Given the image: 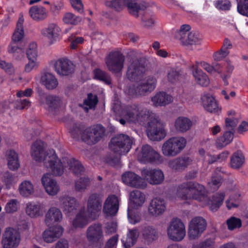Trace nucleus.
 <instances>
[{
    "label": "nucleus",
    "mask_w": 248,
    "mask_h": 248,
    "mask_svg": "<svg viewBox=\"0 0 248 248\" xmlns=\"http://www.w3.org/2000/svg\"><path fill=\"white\" fill-rule=\"evenodd\" d=\"M207 192L204 186L193 182L184 183L178 186L176 196L184 200H196L208 206L213 212L217 211L222 204L224 197V192L215 194L211 199L207 196Z\"/></svg>",
    "instance_id": "f257e3e1"
},
{
    "label": "nucleus",
    "mask_w": 248,
    "mask_h": 248,
    "mask_svg": "<svg viewBox=\"0 0 248 248\" xmlns=\"http://www.w3.org/2000/svg\"><path fill=\"white\" fill-rule=\"evenodd\" d=\"M31 155L36 161H43L45 167L50 169L54 175H62L63 174L61 160L53 150L45 151L43 142L41 141L34 142L31 146Z\"/></svg>",
    "instance_id": "f03ea898"
},
{
    "label": "nucleus",
    "mask_w": 248,
    "mask_h": 248,
    "mask_svg": "<svg viewBox=\"0 0 248 248\" xmlns=\"http://www.w3.org/2000/svg\"><path fill=\"white\" fill-rule=\"evenodd\" d=\"M132 144L133 139L126 135L120 134L112 138L109 147L114 153L107 155L105 162L112 166H118L120 163L121 155L127 154L131 148Z\"/></svg>",
    "instance_id": "7ed1b4c3"
},
{
    "label": "nucleus",
    "mask_w": 248,
    "mask_h": 248,
    "mask_svg": "<svg viewBox=\"0 0 248 248\" xmlns=\"http://www.w3.org/2000/svg\"><path fill=\"white\" fill-rule=\"evenodd\" d=\"M137 53L131 50L128 54L129 63L127 65L126 77L131 82H138L147 75L148 68L145 58L137 57Z\"/></svg>",
    "instance_id": "20e7f679"
},
{
    "label": "nucleus",
    "mask_w": 248,
    "mask_h": 248,
    "mask_svg": "<svg viewBox=\"0 0 248 248\" xmlns=\"http://www.w3.org/2000/svg\"><path fill=\"white\" fill-rule=\"evenodd\" d=\"M155 88V78L149 76L145 82L131 84L127 88V93L132 97L145 95L152 92Z\"/></svg>",
    "instance_id": "39448f33"
},
{
    "label": "nucleus",
    "mask_w": 248,
    "mask_h": 248,
    "mask_svg": "<svg viewBox=\"0 0 248 248\" xmlns=\"http://www.w3.org/2000/svg\"><path fill=\"white\" fill-rule=\"evenodd\" d=\"M186 139L182 137H172L166 140L162 146L163 154L174 156L179 154L186 145Z\"/></svg>",
    "instance_id": "423d86ee"
},
{
    "label": "nucleus",
    "mask_w": 248,
    "mask_h": 248,
    "mask_svg": "<svg viewBox=\"0 0 248 248\" xmlns=\"http://www.w3.org/2000/svg\"><path fill=\"white\" fill-rule=\"evenodd\" d=\"M89 248H101L103 244L102 225L94 223L90 225L86 232Z\"/></svg>",
    "instance_id": "0eeeda50"
},
{
    "label": "nucleus",
    "mask_w": 248,
    "mask_h": 248,
    "mask_svg": "<svg viewBox=\"0 0 248 248\" xmlns=\"http://www.w3.org/2000/svg\"><path fill=\"white\" fill-rule=\"evenodd\" d=\"M167 233L168 238L173 242H181L186 235V227L179 219H173L168 224Z\"/></svg>",
    "instance_id": "6e6552de"
},
{
    "label": "nucleus",
    "mask_w": 248,
    "mask_h": 248,
    "mask_svg": "<svg viewBox=\"0 0 248 248\" xmlns=\"http://www.w3.org/2000/svg\"><path fill=\"white\" fill-rule=\"evenodd\" d=\"M137 121L146 124L148 138L155 141V114L147 109H143L137 114Z\"/></svg>",
    "instance_id": "1a4fd4ad"
},
{
    "label": "nucleus",
    "mask_w": 248,
    "mask_h": 248,
    "mask_svg": "<svg viewBox=\"0 0 248 248\" xmlns=\"http://www.w3.org/2000/svg\"><path fill=\"white\" fill-rule=\"evenodd\" d=\"M103 195L98 193H91L88 198L87 214L88 217L95 220L99 216L102 208Z\"/></svg>",
    "instance_id": "9d476101"
},
{
    "label": "nucleus",
    "mask_w": 248,
    "mask_h": 248,
    "mask_svg": "<svg viewBox=\"0 0 248 248\" xmlns=\"http://www.w3.org/2000/svg\"><path fill=\"white\" fill-rule=\"evenodd\" d=\"M105 128L101 124H97L85 129L81 135L82 141L89 145L96 144L104 136Z\"/></svg>",
    "instance_id": "9b49d317"
},
{
    "label": "nucleus",
    "mask_w": 248,
    "mask_h": 248,
    "mask_svg": "<svg viewBox=\"0 0 248 248\" xmlns=\"http://www.w3.org/2000/svg\"><path fill=\"white\" fill-rule=\"evenodd\" d=\"M206 227V222L202 217L193 218L189 222L188 235L191 240L198 238L204 232Z\"/></svg>",
    "instance_id": "f8f14e48"
},
{
    "label": "nucleus",
    "mask_w": 248,
    "mask_h": 248,
    "mask_svg": "<svg viewBox=\"0 0 248 248\" xmlns=\"http://www.w3.org/2000/svg\"><path fill=\"white\" fill-rule=\"evenodd\" d=\"M124 61V57L122 53L114 52L109 55L106 61V64L110 71L118 73L123 69Z\"/></svg>",
    "instance_id": "ddd939ff"
},
{
    "label": "nucleus",
    "mask_w": 248,
    "mask_h": 248,
    "mask_svg": "<svg viewBox=\"0 0 248 248\" xmlns=\"http://www.w3.org/2000/svg\"><path fill=\"white\" fill-rule=\"evenodd\" d=\"M19 232L12 228L7 229L3 235L2 244L4 248H16L20 242Z\"/></svg>",
    "instance_id": "4468645a"
},
{
    "label": "nucleus",
    "mask_w": 248,
    "mask_h": 248,
    "mask_svg": "<svg viewBox=\"0 0 248 248\" xmlns=\"http://www.w3.org/2000/svg\"><path fill=\"white\" fill-rule=\"evenodd\" d=\"M122 179L124 184L132 187L144 188L146 185L141 177L132 171H127L123 174Z\"/></svg>",
    "instance_id": "2eb2a0df"
},
{
    "label": "nucleus",
    "mask_w": 248,
    "mask_h": 248,
    "mask_svg": "<svg viewBox=\"0 0 248 248\" xmlns=\"http://www.w3.org/2000/svg\"><path fill=\"white\" fill-rule=\"evenodd\" d=\"M124 2L129 13L136 17H139L140 11H144L149 6L148 3L140 0H124Z\"/></svg>",
    "instance_id": "dca6fc26"
},
{
    "label": "nucleus",
    "mask_w": 248,
    "mask_h": 248,
    "mask_svg": "<svg viewBox=\"0 0 248 248\" xmlns=\"http://www.w3.org/2000/svg\"><path fill=\"white\" fill-rule=\"evenodd\" d=\"M202 106L206 111L217 114L221 112V107L213 96L204 94L202 97Z\"/></svg>",
    "instance_id": "f3484780"
},
{
    "label": "nucleus",
    "mask_w": 248,
    "mask_h": 248,
    "mask_svg": "<svg viewBox=\"0 0 248 248\" xmlns=\"http://www.w3.org/2000/svg\"><path fill=\"white\" fill-rule=\"evenodd\" d=\"M56 72L61 76H68L74 71V65L67 59H60L54 64Z\"/></svg>",
    "instance_id": "a211bd4d"
},
{
    "label": "nucleus",
    "mask_w": 248,
    "mask_h": 248,
    "mask_svg": "<svg viewBox=\"0 0 248 248\" xmlns=\"http://www.w3.org/2000/svg\"><path fill=\"white\" fill-rule=\"evenodd\" d=\"M52 175H54L52 172V174L46 173L43 175L41 180L46 192L49 195L53 196L57 194L59 188L56 181L52 178Z\"/></svg>",
    "instance_id": "6ab92c4d"
},
{
    "label": "nucleus",
    "mask_w": 248,
    "mask_h": 248,
    "mask_svg": "<svg viewBox=\"0 0 248 248\" xmlns=\"http://www.w3.org/2000/svg\"><path fill=\"white\" fill-rule=\"evenodd\" d=\"M138 160L142 163L153 164L155 162V150L148 144L142 146Z\"/></svg>",
    "instance_id": "aec40b11"
},
{
    "label": "nucleus",
    "mask_w": 248,
    "mask_h": 248,
    "mask_svg": "<svg viewBox=\"0 0 248 248\" xmlns=\"http://www.w3.org/2000/svg\"><path fill=\"white\" fill-rule=\"evenodd\" d=\"M61 202V207L65 214L70 216L76 213L78 204L75 198L63 197L62 198Z\"/></svg>",
    "instance_id": "412c9836"
},
{
    "label": "nucleus",
    "mask_w": 248,
    "mask_h": 248,
    "mask_svg": "<svg viewBox=\"0 0 248 248\" xmlns=\"http://www.w3.org/2000/svg\"><path fill=\"white\" fill-rule=\"evenodd\" d=\"M62 169L64 167H69V169L72 170L75 175L81 174L84 171V168L82 164L77 160L73 158L65 157L61 161ZM63 171V170H62Z\"/></svg>",
    "instance_id": "4be33fe9"
},
{
    "label": "nucleus",
    "mask_w": 248,
    "mask_h": 248,
    "mask_svg": "<svg viewBox=\"0 0 248 248\" xmlns=\"http://www.w3.org/2000/svg\"><path fill=\"white\" fill-rule=\"evenodd\" d=\"M119 209V201L115 195L109 196L106 200L103 207V212L108 215H115Z\"/></svg>",
    "instance_id": "5701e85b"
},
{
    "label": "nucleus",
    "mask_w": 248,
    "mask_h": 248,
    "mask_svg": "<svg viewBox=\"0 0 248 248\" xmlns=\"http://www.w3.org/2000/svg\"><path fill=\"white\" fill-rule=\"evenodd\" d=\"M191 70L197 84L202 87H207L209 85L210 79L208 76L199 68L197 65H193Z\"/></svg>",
    "instance_id": "b1692460"
},
{
    "label": "nucleus",
    "mask_w": 248,
    "mask_h": 248,
    "mask_svg": "<svg viewBox=\"0 0 248 248\" xmlns=\"http://www.w3.org/2000/svg\"><path fill=\"white\" fill-rule=\"evenodd\" d=\"M145 196L140 191L136 189L130 193L129 207L132 209H138L141 207L144 203Z\"/></svg>",
    "instance_id": "393cba45"
},
{
    "label": "nucleus",
    "mask_w": 248,
    "mask_h": 248,
    "mask_svg": "<svg viewBox=\"0 0 248 248\" xmlns=\"http://www.w3.org/2000/svg\"><path fill=\"white\" fill-rule=\"evenodd\" d=\"M63 228L61 226L50 227L43 234L44 241L47 243H51L59 238L62 233Z\"/></svg>",
    "instance_id": "a878e982"
},
{
    "label": "nucleus",
    "mask_w": 248,
    "mask_h": 248,
    "mask_svg": "<svg viewBox=\"0 0 248 248\" xmlns=\"http://www.w3.org/2000/svg\"><path fill=\"white\" fill-rule=\"evenodd\" d=\"M192 160L188 156H182L169 162V166L173 170H181L191 164Z\"/></svg>",
    "instance_id": "bb28decb"
},
{
    "label": "nucleus",
    "mask_w": 248,
    "mask_h": 248,
    "mask_svg": "<svg viewBox=\"0 0 248 248\" xmlns=\"http://www.w3.org/2000/svg\"><path fill=\"white\" fill-rule=\"evenodd\" d=\"M62 218L61 211L55 207L50 208L46 215L45 222L47 226L60 222Z\"/></svg>",
    "instance_id": "cd10ccee"
},
{
    "label": "nucleus",
    "mask_w": 248,
    "mask_h": 248,
    "mask_svg": "<svg viewBox=\"0 0 248 248\" xmlns=\"http://www.w3.org/2000/svg\"><path fill=\"white\" fill-rule=\"evenodd\" d=\"M41 83L48 90H53L57 87L58 82L54 75L49 72H45L41 78Z\"/></svg>",
    "instance_id": "c85d7f7f"
},
{
    "label": "nucleus",
    "mask_w": 248,
    "mask_h": 248,
    "mask_svg": "<svg viewBox=\"0 0 248 248\" xmlns=\"http://www.w3.org/2000/svg\"><path fill=\"white\" fill-rule=\"evenodd\" d=\"M29 13L33 20L38 21L44 20L47 16V10L43 6H32L29 10Z\"/></svg>",
    "instance_id": "c756f323"
},
{
    "label": "nucleus",
    "mask_w": 248,
    "mask_h": 248,
    "mask_svg": "<svg viewBox=\"0 0 248 248\" xmlns=\"http://www.w3.org/2000/svg\"><path fill=\"white\" fill-rule=\"evenodd\" d=\"M192 125V121L188 118L179 117L174 122V127L176 130L180 132H185L188 131Z\"/></svg>",
    "instance_id": "7c9ffc66"
},
{
    "label": "nucleus",
    "mask_w": 248,
    "mask_h": 248,
    "mask_svg": "<svg viewBox=\"0 0 248 248\" xmlns=\"http://www.w3.org/2000/svg\"><path fill=\"white\" fill-rule=\"evenodd\" d=\"M139 236L138 229L129 230L126 237L122 239V242L124 248H130L137 242Z\"/></svg>",
    "instance_id": "2f4dec72"
},
{
    "label": "nucleus",
    "mask_w": 248,
    "mask_h": 248,
    "mask_svg": "<svg viewBox=\"0 0 248 248\" xmlns=\"http://www.w3.org/2000/svg\"><path fill=\"white\" fill-rule=\"evenodd\" d=\"M141 233L143 239L146 243L149 244L152 243L155 237V228L153 226L144 224L141 226Z\"/></svg>",
    "instance_id": "473e14b6"
},
{
    "label": "nucleus",
    "mask_w": 248,
    "mask_h": 248,
    "mask_svg": "<svg viewBox=\"0 0 248 248\" xmlns=\"http://www.w3.org/2000/svg\"><path fill=\"white\" fill-rule=\"evenodd\" d=\"M43 205L37 203H28L27 204L26 212L31 217H36L43 215Z\"/></svg>",
    "instance_id": "72a5a7b5"
},
{
    "label": "nucleus",
    "mask_w": 248,
    "mask_h": 248,
    "mask_svg": "<svg viewBox=\"0 0 248 248\" xmlns=\"http://www.w3.org/2000/svg\"><path fill=\"white\" fill-rule=\"evenodd\" d=\"M190 27L189 25L184 24L182 25L179 30L175 31L173 36L174 37L179 40L183 45L186 42V39L188 37L190 30Z\"/></svg>",
    "instance_id": "f704fd0d"
},
{
    "label": "nucleus",
    "mask_w": 248,
    "mask_h": 248,
    "mask_svg": "<svg viewBox=\"0 0 248 248\" xmlns=\"http://www.w3.org/2000/svg\"><path fill=\"white\" fill-rule=\"evenodd\" d=\"M45 98L48 111L53 113V114H55L56 109L58 108L60 106V98L59 97L54 95H47Z\"/></svg>",
    "instance_id": "c9c22d12"
},
{
    "label": "nucleus",
    "mask_w": 248,
    "mask_h": 248,
    "mask_svg": "<svg viewBox=\"0 0 248 248\" xmlns=\"http://www.w3.org/2000/svg\"><path fill=\"white\" fill-rule=\"evenodd\" d=\"M229 199L226 201V206L229 209L237 207L238 203L237 201L241 196L239 190L235 188L229 191Z\"/></svg>",
    "instance_id": "e433bc0d"
},
{
    "label": "nucleus",
    "mask_w": 248,
    "mask_h": 248,
    "mask_svg": "<svg viewBox=\"0 0 248 248\" xmlns=\"http://www.w3.org/2000/svg\"><path fill=\"white\" fill-rule=\"evenodd\" d=\"M7 165L11 170H16L19 167L18 155L15 151L10 150L7 152Z\"/></svg>",
    "instance_id": "4c0bfd02"
},
{
    "label": "nucleus",
    "mask_w": 248,
    "mask_h": 248,
    "mask_svg": "<svg viewBox=\"0 0 248 248\" xmlns=\"http://www.w3.org/2000/svg\"><path fill=\"white\" fill-rule=\"evenodd\" d=\"M23 22L24 18L22 16L19 17L17 22L16 29L12 37L13 42L18 43L22 40L24 36Z\"/></svg>",
    "instance_id": "58836bf2"
},
{
    "label": "nucleus",
    "mask_w": 248,
    "mask_h": 248,
    "mask_svg": "<svg viewBox=\"0 0 248 248\" xmlns=\"http://www.w3.org/2000/svg\"><path fill=\"white\" fill-rule=\"evenodd\" d=\"M88 223V217L84 210H80L73 221V225L75 228H83Z\"/></svg>",
    "instance_id": "ea45409f"
},
{
    "label": "nucleus",
    "mask_w": 248,
    "mask_h": 248,
    "mask_svg": "<svg viewBox=\"0 0 248 248\" xmlns=\"http://www.w3.org/2000/svg\"><path fill=\"white\" fill-rule=\"evenodd\" d=\"M198 67L200 66L209 73H212L214 72L218 74H221V66L219 64L216 63L212 65L210 63L204 62H197L196 64Z\"/></svg>",
    "instance_id": "a19ab883"
},
{
    "label": "nucleus",
    "mask_w": 248,
    "mask_h": 248,
    "mask_svg": "<svg viewBox=\"0 0 248 248\" xmlns=\"http://www.w3.org/2000/svg\"><path fill=\"white\" fill-rule=\"evenodd\" d=\"M1 179L6 188L9 189L16 182L17 178L15 174L6 171L2 173Z\"/></svg>",
    "instance_id": "79ce46f5"
},
{
    "label": "nucleus",
    "mask_w": 248,
    "mask_h": 248,
    "mask_svg": "<svg viewBox=\"0 0 248 248\" xmlns=\"http://www.w3.org/2000/svg\"><path fill=\"white\" fill-rule=\"evenodd\" d=\"M228 117L226 119V127L229 131H232L238 124V117L235 115L233 110L229 111L228 113Z\"/></svg>",
    "instance_id": "37998d69"
},
{
    "label": "nucleus",
    "mask_w": 248,
    "mask_h": 248,
    "mask_svg": "<svg viewBox=\"0 0 248 248\" xmlns=\"http://www.w3.org/2000/svg\"><path fill=\"white\" fill-rule=\"evenodd\" d=\"M94 78L99 80L105 84L110 85L111 84V78L110 76L106 72L100 69H95L93 71Z\"/></svg>",
    "instance_id": "c03bdc74"
},
{
    "label": "nucleus",
    "mask_w": 248,
    "mask_h": 248,
    "mask_svg": "<svg viewBox=\"0 0 248 248\" xmlns=\"http://www.w3.org/2000/svg\"><path fill=\"white\" fill-rule=\"evenodd\" d=\"M57 26L54 24H50L47 28L42 31V34L50 39V43H52L53 40L57 37Z\"/></svg>",
    "instance_id": "a18cd8bd"
},
{
    "label": "nucleus",
    "mask_w": 248,
    "mask_h": 248,
    "mask_svg": "<svg viewBox=\"0 0 248 248\" xmlns=\"http://www.w3.org/2000/svg\"><path fill=\"white\" fill-rule=\"evenodd\" d=\"M19 190L20 194L24 197H28L34 191L32 184L28 181H25L20 184Z\"/></svg>",
    "instance_id": "49530a36"
},
{
    "label": "nucleus",
    "mask_w": 248,
    "mask_h": 248,
    "mask_svg": "<svg viewBox=\"0 0 248 248\" xmlns=\"http://www.w3.org/2000/svg\"><path fill=\"white\" fill-rule=\"evenodd\" d=\"M98 102V98L96 95H93L92 93L88 94L87 98L84 100L83 104L87 107L84 109L88 112L89 109H94Z\"/></svg>",
    "instance_id": "de8ad7c7"
},
{
    "label": "nucleus",
    "mask_w": 248,
    "mask_h": 248,
    "mask_svg": "<svg viewBox=\"0 0 248 248\" xmlns=\"http://www.w3.org/2000/svg\"><path fill=\"white\" fill-rule=\"evenodd\" d=\"M244 162V156L240 152L234 153L231 159V166L233 169L239 168Z\"/></svg>",
    "instance_id": "09e8293b"
},
{
    "label": "nucleus",
    "mask_w": 248,
    "mask_h": 248,
    "mask_svg": "<svg viewBox=\"0 0 248 248\" xmlns=\"http://www.w3.org/2000/svg\"><path fill=\"white\" fill-rule=\"evenodd\" d=\"M233 134L232 131L226 132L223 136L218 138L217 140V144L219 147H224L229 144L232 140Z\"/></svg>",
    "instance_id": "8fccbe9b"
},
{
    "label": "nucleus",
    "mask_w": 248,
    "mask_h": 248,
    "mask_svg": "<svg viewBox=\"0 0 248 248\" xmlns=\"http://www.w3.org/2000/svg\"><path fill=\"white\" fill-rule=\"evenodd\" d=\"M8 52L13 53L16 59H20L24 56L23 49L17 45V43L12 42L9 46Z\"/></svg>",
    "instance_id": "3c124183"
},
{
    "label": "nucleus",
    "mask_w": 248,
    "mask_h": 248,
    "mask_svg": "<svg viewBox=\"0 0 248 248\" xmlns=\"http://www.w3.org/2000/svg\"><path fill=\"white\" fill-rule=\"evenodd\" d=\"M141 175L150 184L155 185V169L144 168L141 170Z\"/></svg>",
    "instance_id": "603ef678"
},
{
    "label": "nucleus",
    "mask_w": 248,
    "mask_h": 248,
    "mask_svg": "<svg viewBox=\"0 0 248 248\" xmlns=\"http://www.w3.org/2000/svg\"><path fill=\"white\" fill-rule=\"evenodd\" d=\"M172 101V97L164 92H160L156 94V105L164 106L168 104Z\"/></svg>",
    "instance_id": "864d4df0"
},
{
    "label": "nucleus",
    "mask_w": 248,
    "mask_h": 248,
    "mask_svg": "<svg viewBox=\"0 0 248 248\" xmlns=\"http://www.w3.org/2000/svg\"><path fill=\"white\" fill-rule=\"evenodd\" d=\"M84 130V126L82 124H74L71 129L72 137L76 140H78L79 136L82 135Z\"/></svg>",
    "instance_id": "5fc2aeb1"
},
{
    "label": "nucleus",
    "mask_w": 248,
    "mask_h": 248,
    "mask_svg": "<svg viewBox=\"0 0 248 248\" xmlns=\"http://www.w3.org/2000/svg\"><path fill=\"white\" fill-rule=\"evenodd\" d=\"M90 180L88 177H81L75 182V188L78 191L85 190L90 186Z\"/></svg>",
    "instance_id": "6e6d98bb"
},
{
    "label": "nucleus",
    "mask_w": 248,
    "mask_h": 248,
    "mask_svg": "<svg viewBox=\"0 0 248 248\" xmlns=\"http://www.w3.org/2000/svg\"><path fill=\"white\" fill-rule=\"evenodd\" d=\"M201 43V40L199 35L197 33L191 32L189 34V35L186 39V42L184 43L183 45L197 46L200 45Z\"/></svg>",
    "instance_id": "4d7b16f0"
},
{
    "label": "nucleus",
    "mask_w": 248,
    "mask_h": 248,
    "mask_svg": "<svg viewBox=\"0 0 248 248\" xmlns=\"http://www.w3.org/2000/svg\"><path fill=\"white\" fill-rule=\"evenodd\" d=\"M166 136L163 123L156 120V140H161Z\"/></svg>",
    "instance_id": "13d9d810"
},
{
    "label": "nucleus",
    "mask_w": 248,
    "mask_h": 248,
    "mask_svg": "<svg viewBox=\"0 0 248 248\" xmlns=\"http://www.w3.org/2000/svg\"><path fill=\"white\" fill-rule=\"evenodd\" d=\"M121 116L125 118L128 122L135 123L137 121V114L128 108L122 110Z\"/></svg>",
    "instance_id": "bf43d9fd"
},
{
    "label": "nucleus",
    "mask_w": 248,
    "mask_h": 248,
    "mask_svg": "<svg viewBox=\"0 0 248 248\" xmlns=\"http://www.w3.org/2000/svg\"><path fill=\"white\" fill-rule=\"evenodd\" d=\"M63 20L66 24L77 25L81 21V18L71 13H68L65 15Z\"/></svg>",
    "instance_id": "052dcab7"
},
{
    "label": "nucleus",
    "mask_w": 248,
    "mask_h": 248,
    "mask_svg": "<svg viewBox=\"0 0 248 248\" xmlns=\"http://www.w3.org/2000/svg\"><path fill=\"white\" fill-rule=\"evenodd\" d=\"M106 5L107 7L114 9L117 11L122 10L124 5V0H111L106 1Z\"/></svg>",
    "instance_id": "680f3d73"
},
{
    "label": "nucleus",
    "mask_w": 248,
    "mask_h": 248,
    "mask_svg": "<svg viewBox=\"0 0 248 248\" xmlns=\"http://www.w3.org/2000/svg\"><path fill=\"white\" fill-rule=\"evenodd\" d=\"M128 207L127 210L128 218L129 222L135 224L140 222L141 220V217L137 211H133Z\"/></svg>",
    "instance_id": "e2e57ef3"
},
{
    "label": "nucleus",
    "mask_w": 248,
    "mask_h": 248,
    "mask_svg": "<svg viewBox=\"0 0 248 248\" xmlns=\"http://www.w3.org/2000/svg\"><path fill=\"white\" fill-rule=\"evenodd\" d=\"M222 178L220 175L213 176L208 185L211 190H215L219 188L221 185Z\"/></svg>",
    "instance_id": "0e129e2a"
},
{
    "label": "nucleus",
    "mask_w": 248,
    "mask_h": 248,
    "mask_svg": "<svg viewBox=\"0 0 248 248\" xmlns=\"http://www.w3.org/2000/svg\"><path fill=\"white\" fill-rule=\"evenodd\" d=\"M226 69L224 72L223 73L222 70L221 74H220L222 77L223 81L225 85H228L229 83L227 81L228 78L230 76L231 73L233 70V66L230 63H227L225 65Z\"/></svg>",
    "instance_id": "69168bd1"
},
{
    "label": "nucleus",
    "mask_w": 248,
    "mask_h": 248,
    "mask_svg": "<svg viewBox=\"0 0 248 248\" xmlns=\"http://www.w3.org/2000/svg\"><path fill=\"white\" fill-rule=\"evenodd\" d=\"M26 54L29 61H36L37 56L36 44L32 43L29 45V48L26 52Z\"/></svg>",
    "instance_id": "338daca9"
},
{
    "label": "nucleus",
    "mask_w": 248,
    "mask_h": 248,
    "mask_svg": "<svg viewBox=\"0 0 248 248\" xmlns=\"http://www.w3.org/2000/svg\"><path fill=\"white\" fill-rule=\"evenodd\" d=\"M237 11L241 15L248 16V0H240L238 4Z\"/></svg>",
    "instance_id": "774afa93"
}]
</instances>
